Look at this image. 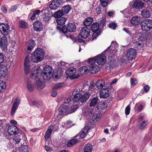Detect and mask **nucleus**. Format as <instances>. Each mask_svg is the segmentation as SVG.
Masks as SVG:
<instances>
[{
    "instance_id": "obj_1",
    "label": "nucleus",
    "mask_w": 152,
    "mask_h": 152,
    "mask_svg": "<svg viewBox=\"0 0 152 152\" xmlns=\"http://www.w3.org/2000/svg\"><path fill=\"white\" fill-rule=\"evenodd\" d=\"M72 95L73 97H72V100L74 102L80 101L81 103H83L88 99L91 94L89 93L86 92L82 95L77 89H75L73 92Z\"/></svg>"
},
{
    "instance_id": "obj_2",
    "label": "nucleus",
    "mask_w": 152,
    "mask_h": 152,
    "mask_svg": "<svg viewBox=\"0 0 152 152\" xmlns=\"http://www.w3.org/2000/svg\"><path fill=\"white\" fill-rule=\"evenodd\" d=\"M44 55L43 50L37 48L31 54V61L33 62L37 63L42 60Z\"/></svg>"
},
{
    "instance_id": "obj_3",
    "label": "nucleus",
    "mask_w": 152,
    "mask_h": 152,
    "mask_svg": "<svg viewBox=\"0 0 152 152\" xmlns=\"http://www.w3.org/2000/svg\"><path fill=\"white\" fill-rule=\"evenodd\" d=\"M148 38V36L145 34L139 35L135 39V41L134 43L135 48L140 49L144 45L143 42L147 40Z\"/></svg>"
},
{
    "instance_id": "obj_4",
    "label": "nucleus",
    "mask_w": 152,
    "mask_h": 152,
    "mask_svg": "<svg viewBox=\"0 0 152 152\" xmlns=\"http://www.w3.org/2000/svg\"><path fill=\"white\" fill-rule=\"evenodd\" d=\"M37 74L33 73L32 74V77L35 76L34 79V86L39 89H42L45 86L44 79L42 77L41 78L39 77L38 75H37Z\"/></svg>"
},
{
    "instance_id": "obj_5",
    "label": "nucleus",
    "mask_w": 152,
    "mask_h": 152,
    "mask_svg": "<svg viewBox=\"0 0 152 152\" xmlns=\"http://www.w3.org/2000/svg\"><path fill=\"white\" fill-rule=\"evenodd\" d=\"M56 28L58 29L64 34L66 33L68 31L71 32H74L76 29V26L73 23H69L67 27L64 26L61 28L60 26H57Z\"/></svg>"
},
{
    "instance_id": "obj_6",
    "label": "nucleus",
    "mask_w": 152,
    "mask_h": 152,
    "mask_svg": "<svg viewBox=\"0 0 152 152\" xmlns=\"http://www.w3.org/2000/svg\"><path fill=\"white\" fill-rule=\"evenodd\" d=\"M53 74L52 67L48 65L45 66L43 72L41 73V76L44 79L49 80L53 76Z\"/></svg>"
},
{
    "instance_id": "obj_7",
    "label": "nucleus",
    "mask_w": 152,
    "mask_h": 152,
    "mask_svg": "<svg viewBox=\"0 0 152 152\" xmlns=\"http://www.w3.org/2000/svg\"><path fill=\"white\" fill-rule=\"evenodd\" d=\"M88 62L89 64V71L91 73H95L100 70L99 67L96 64L94 59H89Z\"/></svg>"
},
{
    "instance_id": "obj_8",
    "label": "nucleus",
    "mask_w": 152,
    "mask_h": 152,
    "mask_svg": "<svg viewBox=\"0 0 152 152\" xmlns=\"http://www.w3.org/2000/svg\"><path fill=\"white\" fill-rule=\"evenodd\" d=\"M140 26L143 30L148 31L152 28V20L145 19L141 22Z\"/></svg>"
},
{
    "instance_id": "obj_9",
    "label": "nucleus",
    "mask_w": 152,
    "mask_h": 152,
    "mask_svg": "<svg viewBox=\"0 0 152 152\" xmlns=\"http://www.w3.org/2000/svg\"><path fill=\"white\" fill-rule=\"evenodd\" d=\"M76 72V69L74 67H71L68 69L66 72L67 76L71 79H74L78 78L79 75Z\"/></svg>"
},
{
    "instance_id": "obj_10",
    "label": "nucleus",
    "mask_w": 152,
    "mask_h": 152,
    "mask_svg": "<svg viewBox=\"0 0 152 152\" xmlns=\"http://www.w3.org/2000/svg\"><path fill=\"white\" fill-rule=\"evenodd\" d=\"M7 36L4 35L0 39V47L3 51H6L8 45Z\"/></svg>"
},
{
    "instance_id": "obj_11",
    "label": "nucleus",
    "mask_w": 152,
    "mask_h": 152,
    "mask_svg": "<svg viewBox=\"0 0 152 152\" xmlns=\"http://www.w3.org/2000/svg\"><path fill=\"white\" fill-rule=\"evenodd\" d=\"M9 26L7 23H0V33L4 35L8 36Z\"/></svg>"
},
{
    "instance_id": "obj_12",
    "label": "nucleus",
    "mask_w": 152,
    "mask_h": 152,
    "mask_svg": "<svg viewBox=\"0 0 152 152\" xmlns=\"http://www.w3.org/2000/svg\"><path fill=\"white\" fill-rule=\"evenodd\" d=\"M95 61L100 65H103L105 63L106 61V57L104 54H100L95 57Z\"/></svg>"
},
{
    "instance_id": "obj_13",
    "label": "nucleus",
    "mask_w": 152,
    "mask_h": 152,
    "mask_svg": "<svg viewBox=\"0 0 152 152\" xmlns=\"http://www.w3.org/2000/svg\"><path fill=\"white\" fill-rule=\"evenodd\" d=\"M90 30L86 27L82 28L80 30L79 33L80 35L82 38L86 39L90 35Z\"/></svg>"
},
{
    "instance_id": "obj_14",
    "label": "nucleus",
    "mask_w": 152,
    "mask_h": 152,
    "mask_svg": "<svg viewBox=\"0 0 152 152\" xmlns=\"http://www.w3.org/2000/svg\"><path fill=\"white\" fill-rule=\"evenodd\" d=\"M62 3V0H53L49 5L50 8L52 10H56Z\"/></svg>"
},
{
    "instance_id": "obj_15",
    "label": "nucleus",
    "mask_w": 152,
    "mask_h": 152,
    "mask_svg": "<svg viewBox=\"0 0 152 152\" xmlns=\"http://www.w3.org/2000/svg\"><path fill=\"white\" fill-rule=\"evenodd\" d=\"M136 56V51L133 48L129 49L127 52V57L129 60L132 61Z\"/></svg>"
},
{
    "instance_id": "obj_16",
    "label": "nucleus",
    "mask_w": 152,
    "mask_h": 152,
    "mask_svg": "<svg viewBox=\"0 0 152 152\" xmlns=\"http://www.w3.org/2000/svg\"><path fill=\"white\" fill-rule=\"evenodd\" d=\"M16 126L12 125L9 126L8 129V132L10 135H15L19 133V130Z\"/></svg>"
},
{
    "instance_id": "obj_17",
    "label": "nucleus",
    "mask_w": 152,
    "mask_h": 152,
    "mask_svg": "<svg viewBox=\"0 0 152 152\" xmlns=\"http://www.w3.org/2000/svg\"><path fill=\"white\" fill-rule=\"evenodd\" d=\"M100 96L102 98H106L109 95V89L107 88H104L101 89L99 91Z\"/></svg>"
},
{
    "instance_id": "obj_18",
    "label": "nucleus",
    "mask_w": 152,
    "mask_h": 152,
    "mask_svg": "<svg viewBox=\"0 0 152 152\" xmlns=\"http://www.w3.org/2000/svg\"><path fill=\"white\" fill-rule=\"evenodd\" d=\"M20 102V101L18 98H16L14 100L11 110L10 112L11 115L12 116L14 114L15 111L17 108Z\"/></svg>"
},
{
    "instance_id": "obj_19",
    "label": "nucleus",
    "mask_w": 152,
    "mask_h": 152,
    "mask_svg": "<svg viewBox=\"0 0 152 152\" xmlns=\"http://www.w3.org/2000/svg\"><path fill=\"white\" fill-rule=\"evenodd\" d=\"M8 69L4 64L0 65V77H4L7 75Z\"/></svg>"
},
{
    "instance_id": "obj_20",
    "label": "nucleus",
    "mask_w": 152,
    "mask_h": 152,
    "mask_svg": "<svg viewBox=\"0 0 152 152\" xmlns=\"http://www.w3.org/2000/svg\"><path fill=\"white\" fill-rule=\"evenodd\" d=\"M117 45L116 42L112 41L110 45L107 49L108 50L109 49H110V53L113 55H114L117 51V50L116 48L117 47Z\"/></svg>"
},
{
    "instance_id": "obj_21",
    "label": "nucleus",
    "mask_w": 152,
    "mask_h": 152,
    "mask_svg": "<svg viewBox=\"0 0 152 152\" xmlns=\"http://www.w3.org/2000/svg\"><path fill=\"white\" fill-rule=\"evenodd\" d=\"M144 6V4L140 0H136L133 3V7L137 9H141Z\"/></svg>"
},
{
    "instance_id": "obj_22",
    "label": "nucleus",
    "mask_w": 152,
    "mask_h": 152,
    "mask_svg": "<svg viewBox=\"0 0 152 152\" xmlns=\"http://www.w3.org/2000/svg\"><path fill=\"white\" fill-rule=\"evenodd\" d=\"M42 24L39 21L35 22L33 24V28L35 30L39 31L42 29Z\"/></svg>"
},
{
    "instance_id": "obj_23",
    "label": "nucleus",
    "mask_w": 152,
    "mask_h": 152,
    "mask_svg": "<svg viewBox=\"0 0 152 152\" xmlns=\"http://www.w3.org/2000/svg\"><path fill=\"white\" fill-rule=\"evenodd\" d=\"M35 42L33 40L30 39L27 42V49L28 53H30L35 45Z\"/></svg>"
},
{
    "instance_id": "obj_24",
    "label": "nucleus",
    "mask_w": 152,
    "mask_h": 152,
    "mask_svg": "<svg viewBox=\"0 0 152 152\" xmlns=\"http://www.w3.org/2000/svg\"><path fill=\"white\" fill-rule=\"evenodd\" d=\"M54 127L53 125L50 126L45 132L44 136L45 140L48 139L51 135L52 130L54 129Z\"/></svg>"
},
{
    "instance_id": "obj_25",
    "label": "nucleus",
    "mask_w": 152,
    "mask_h": 152,
    "mask_svg": "<svg viewBox=\"0 0 152 152\" xmlns=\"http://www.w3.org/2000/svg\"><path fill=\"white\" fill-rule=\"evenodd\" d=\"M105 85V82L104 80H100L97 81L95 83L96 87L98 89H100L102 88Z\"/></svg>"
},
{
    "instance_id": "obj_26",
    "label": "nucleus",
    "mask_w": 152,
    "mask_h": 152,
    "mask_svg": "<svg viewBox=\"0 0 152 152\" xmlns=\"http://www.w3.org/2000/svg\"><path fill=\"white\" fill-rule=\"evenodd\" d=\"M26 82L27 87L28 91L30 92L33 91L34 89V86H33L32 85L31 80L29 78H27Z\"/></svg>"
},
{
    "instance_id": "obj_27",
    "label": "nucleus",
    "mask_w": 152,
    "mask_h": 152,
    "mask_svg": "<svg viewBox=\"0 0 152 152\" xmlns=\"http://www.w3.org/2000/svg\"><path fill=\"white\" fill-rule=\"evenodd\" d=\"M59 113V114L61 115L63 113H67L69 111V108L66 106H60L58 109Z\"/></svg>"
},
{
    "instance_id": "obj_28",
    "label": "nucleus",
    "mask_w": 152,
    "mask_h": 152,
    "mask_svg": "<svg viewBox=\"0 0 152 152\" xmlns=\"http://www.w3.org/2000/svg\"><path fill=\"white\" fill-rule=\"evenodd\" d=\"M99 25L97 23H93L91 26V29L93 32L101 31L99 29Z\"/></svg>"
},
{
    "instance_id": "obj_29",
    "label": "nucleus",
    "mask_w": 152,
    "mask_h": 152,
    "mask_svg": "<svg viewBox=\"0 0 152 152\" xmlns=\"http://www.w3.org/2000/svg\"><path fill=\"white\" fill-rule=\"evenodd\" d=\"M140 20V17L135 16L131 19L130 22L133 25H137L139 24Z\"/></svg>"
},
{
    "instance_id": "obj_30",
    "label": "nucleus",
    "mask_w": 152,
    "mask_h": 152,
    "mask_svg": "<svg viewBox=\"0 0 152 152\" xmlns=\"http://www.w3.org/2000/svg\"><path fill=\"white\" fill-rule=\"evenodd\" d=\"M141 15L143 18H148L151 15L150 11L147 9H144L141 12Z\"/></svg>"
},
{
    "instance_id": "obj_31",
    "label": "nucleus",
    "mask_w": 152,
    "mask_h": 152,
    "mask_svg": "<svg viewBox=\"0 0 152 152\" xmlns=\"http://www.w3.org/2000/svg\"><path fill=\"white\" fill-rule=\"evenodd\" d=\"M80 135H77L73 137L68 142H83V139H81Z\"/></svg>"
},
{
    "instance_id": "obj_32",
    "label": "nucleus",
    "mask_w": 152,
    "mask_h": 152,
    "mask_svg": "<svg viewBox=\"0 0 152 152\" xmlns=\"http://www.w3.org/2000/svg\"><path fill=\"white\" fill-rule=\"evenodd\" d=\"M93 146L90 143L86 144L83 148V152H91Z\"/></svg>"
},
{
    "instance_id": "obj_33",
    "label": "nucleus",
    "mask_w": 152,
    "mask_h": 152,
    "mask_svg": "<svg viewBox=\"0 0 152 152\" xmlns=\"http://www.w3.org/2000/svg\"><path fill=\"white\" fill-rule=\"evenodd\" d=\"M116 65L117 64L116 61L111 60L107 63L106 66L107 67L108 69V68H111L113 67Z\"/></svg>"
},
{
    "instance_id": "obj_34",
    "label": "nucleus",
    "mask_w": 152,
    "mask_h": 152,
    "mask_svg": "<svg viewBox=\"0 0 152 152\" xmlns=\"http://www.w3.org/2000/svg\"><path fill=\"white\" fill-rule=\"evenodd\" d=\"M71 10V8L69 5H67L62 7L61 10L64 15L67 14Z\"/></svg>"
},
{
    "instance_id": "obj_35",
    "label": "nucleus",
    "mask_w": 152,
    "mask_h": 152,
    "mask_svg": "<svg viewBox=\"0 0 152 152\" xmlns=\"http://www.w3.org/2000/svg\"><path fill=\"white\" fill-rule=\"evenodd\" d=\"M66 20V18L64 17H62L57 19L56 20V22L58 25L61 26L64 24Z\"/></svg>"
},
{
    "instance_id": "obj_36",
    "label": "nucleus",
    "mask_w": 152,
    "mask_h": 152,
    "mask_svg": "<svg viewBox=\"0 0 152 152\" xmlns=\"http://www.w3.org/2000/svg\"><path fill=\"white\" fill-rule=\"evenodd\" d=\"M93 19L92 18H87L83 22L84 25L86 26H89L92 22Z\"/></svg>"
},
{
    "instance_id": "obj_37",
    "label": "nucleus",
    "mask_w": 152,
    "mask_h": 152,
    "mask_svg": "<svg viewBox=\"0 0 152 152\" xmlns=\"http://www.w3.org/2000/svg\"><path fill=\"white\" fill-rule=\"evenodd\" d=\"M88 72L87 68L85 66H84L80 68L78 72L81 75L86 74Z\"/></svg>"
},
{
    "instance_id": "obj_38",
    "label": "nucleus",
    "mask_w": 152,
    "mask_h": 152,
    "mask_svg": "<svg viewBox=\"0 0 152 152\" xmlns=\"http://www.w3.org/2000/svg\"><path fill=\"white\" fill-rule=\"evenodd\" d=\"M64 15L62 10H60L55 12L53 16L56 18H59Z\"/></svg>"
},
{
    "instance_id": "obj_39",
    "label": "nucleus",
    "mask_w": 152,
    "mask_h": 152,
    "mask_svg": "<svg viewBox=\"0 0 152 152\" xmlns=\"http://www.w3.org/2000/svg\"><path fill=\"white\" fill-rule=\"evenodd\" d=\"M29 148L27 145H21L19 148V152H28Z\"/></svg>"
},
{
    "instance_id": "obj_40",
    "label": "nucleus",
    "mask_w": 152,
    "mask_h": 152,
    "mask_svg": "<svg viewBox=\"0 0 152 152\" xmlns=\"http://www.w3.org/2000/svg\"><path fill=\"white\" fill-rule=\"evenodd\" d=\"M101 114L97 113L94 115L92 117V120L94 122H96L99 121L101 117Z\"/></svg>"
},
{
    "instance_id": "obj_41",
    "label": "nucleus",
    "mask_w": 152,
    "mask_h": 152,
    "mask_svg": "<svg viewBox=\"0 0 152 152\" xmlns=\"http://www.w3.org/2000/svg\"><path fill=\"white\" fill-rule=\"evenodd\" d=\"M99 100L98 98L96 97L94 98L91 99L90 103L89 106L90 107L94 106L96 105Z\"/></svg>"
},
{
    "instance_id": "obj_42",
    "label": "nucleus",
    "mask_w": 152,
    "mask_h": 152,
    "mask_svg": "<svg viewBox=\"0 0 152 152\" xmlns=\"http://www.w3.org/2000/svg\"><path fill=\"white\" fill-rule=\"evenodd\" d=\"M52 16V14L50 13H46L43 15V20L47 22L50 19V17Z\"/></svg>"
},
{
    "instance_id": "obj_43",
    "label": "nucleus",
    "mask_w": 152,
    "mask_h": 152,
    "mask_svg": "<svg viewBox=\"0 0 152 152\" xmlns=\"http://www.w3.org/2000/svg\"><path fill=\"white\" fill-rule=\"evenodd\" d=\"M78 108V106L77 104L72 105L69 109L68 113H70L74 112Z\"/></svg>"
},
{
    "instance_id": "obj_44",
    "label": "nucleus",
    "mask_w": 152,
    "mask_h": 152,
    "mask_svg": "<svg viewBox=\"0 0 152 152\" xmlns=\"http://www.w3.org/2000/svg\"><path fill=\"white\" fill-rule=\"evenodd\" d=\"M97 109L99 111H101L105 109L106 107V105L104 102L101 103L97 107Z\"/></svg>"
},
{
    "instance_id": "obj_45",
    "label": "nucleus",
    "mask_w": 152,
    "mask_h": 152,
    "mask_svg": "<svg viewBox=\"0 0 152 152\" xmlns=\"http://www.w3.org/2000/svg\"><path fill=\"white\" fill-rule=\"evenodd\" d=\"M19 26L21 28H28L27 23L23 20H20L19 21Z\"/></svg>"
},
{
    "instance_id": "obj_46",
    "label": "nucleus",
    "mask_w": 152,
    "mask_h": 152,
    "mask_svg": "<svg viewBox=\"0 0 152 152\" xmlns=\"http://www.w3.org/2000/svg\"><path fill=\"white\" fill-rule=\"evenodd\" d=\"M6 87L5 83L2 81L0 83V93L3 92L5 90Z\"/></svg>"
},
{
    "instance_id": "obj_47",
    "label": "nucleus",
    "mask_w": 152,
    "mask_h": 152,
    "mask_svg": "<svg viewBox=\"0 0 152 152\" xmlns=\"http://www.w3.org/2000/svg\"><path fill=\"white\" fill-rule=\"evenodd\" d=\"M31 61V60H30V57L28 56H27L25 58L24 65L30 66V63Z\"/></svg>"
},
{
    "instance_id": "obj_48",
    "label": "nucleus",
    "mask_w": 152,
    "mask_h": 152,
    "mask_svg": "<svg viewBox=\"0 0 152 152\" xmlns=\"http://www.w3.org/2000/svg\"><path fill=\"white\" fill-rule=\"evenodd\" d=\"M87 132V130L86 129H83L82 130V133L80 134L81 139H83V138H85L87 136L86 133Z\"/></svg>"
},
{
    "instance_id": "obj_49",
    "label": "nucleus",
    "mask_w": 152,
    "mask_h": 152,
    "mask_svg": "<svg viewBox=\"0 0 152 152\" xmlns=\"http://www.w3.org/2000/svg\"><path fill=\"white\" fill-rule=\"evenodd\" d=\"M147 121H144L142 122L139 126V129L141 130L143 129L147 125Z\"/></svg>"
},
{
    "instance_id": "obj_50",
    "label": "nucleus",
    "mask_w": 152,
    "mask_h": 152,
    "mask_svg": "<svg viewBox=\"0 0 152 152\" xmlns=\"http://www.w3.org/2000/svg\"><path fill=\"white\" fill-rule=\"evenodd\" d=\"M109 0H100L101 5L103 7H106L108 4Z\"/></svg>"
},
{
    "instance_id": "obj_51",
    "label": "nucleus",
    "mask_w": 152,
    "mask_h": 152,
    "mask_svg": "<svg viewBox=\"0 0 152 152\" xmlns=\"http://www.w3.org/2000/svg\"><path fill=\"white\" fill-rule=\"evenodd\" d=\"M117 26V24L113 22H112L109 25V27L113 30H115Z\"/></svg>"
},
{
    "instance_id": "obj_52",
    "label": "nucleus",
    "mask_w": 152,
    "mask_h": 152,
    "mask_svg": "<svg viewBox=\"0 0 152 152\" xmlns=\"http://www.w3.org/2000/svg\"><path fill=\"white\" fill-rule=\"evenodd\" d=\"M93 32L94 33L92 35V37L94 39L96 38L99 35H100L101 33V31H98Z\"/></svg>"
},
{
    "instance_id": "obj_53",
    "label": "nucleus",
    "mask_w": 152,
    "mask_h": 152,
    "mask_svg": "<svg viewBox=\"0 0 152 152\" xmlns=\"http://www.w3.org/2000/svg\"><path fill=\"white\" fill-rule=\"evenodd\" d=\"M64 85L63 83H58L56 84L53 87L54 89H57L62 88Z\"/></svg>"
},
{
    "instance_id": "obj_54",
    "label": "nucleus",
    "mask_w": 152,
    "mask_h": 152,
    "mask_svg": "<svg viewBox=\"0 0 152 152\" xmlns=\"http://www.w3.org/2000/svg\"><path fill=\"white\" fill-rule=\"evenodd\" d=\"M20 137V135H18V136H15L11 139L13 140L14 141H15L16 142H19L21 140V137Z\"/></svg>"
},
{
    "instance_id": "obj_55",
    "label": "nucleus",
    "mask_w": 152,
    "mask_h": 152,
    "mask_svg": "<svg viewBox=\"0 0 152 152\" xmlns=\"http://www.w3.org/2000/svg\"><path fill=\"white\" fill-rule=\"evenodd\" d=\"M24 66L25 73L26 75H27L30 72V66H28V65H24Z\"/></svg>"
},
{
    "instance_id": "obj_56",
    "label": "nucleus",
    "mask_w": 152,
    "mask_h": 152,
    "mask_svg": "<svg viewBox=\"0 0 152 152\" xmlns=\"http://www.w3.org/2000/svg\"><path fill=\"white\" fill-rule=\"evenodd\" d=\"M130 83L132 85L134 86L137 83V81L136 79L131 78V79Z\"/></svg>"
},
{
    "instance_id": "obj_57",
    "label": "nucleus",
    "mask_w": 152,
    "mask_h": 152,
    "mask_svg": "<svg viewBox=\"0 0 152 152\" xmlns=\"http://www.w3.org/2000/svg\"><path fill=\"white\" fill-rule=\"evenodd\" d=\"M130 110V106L129 105H128L126 107L125 110V113L126 115H127L129 114Z\"/></svg>"
},
{
    "instance_id": "obj_58",
    "label": "nucleus",
    "mask_w": 152,
    "mask_h": 152,
    "mask_svg": "<svg viewBox=\"0 0 152 152\" xmlns=\"http://www.w3.org/2000/svg\"><path fill=\"white\" fill-rule=\"evenodd\" d=\"M55 89H54V88H53V92L51 94V95L53 97L56 96L57 95V91L55 90Z\"/></svg>"
},
{
    "instance_id": "obj_59",
    "label": "nucleus",
    "mask_w": 152,
    "mask_h": 152,
    "mask_svg": "<svg viewBox=\"0 0 152 152\" xmlns=\"http://www.w3.org/2000/svg\"><path fill=\"white\" fill-rule=\"evenodd\" d=\"M96 10L97 14H99L102 12V11L101 10V8L100 7H97L96 8Z\"/></svg>"
},
{
    "instance_id": "obj_60",
    "label": "nucleus",
    "mask_w": 152,
    "mask_h": 152,
    "mask_svg": "<svg viewBox=\"0 0 152 152\" xmlns=\"http://www.w3.org/2000/svg\"><path fill=\"white\" fill-rule=\"evenodd\" d=\"M4 56L2 54L0 53V65L3 62Z\"/></svg>"
},
{
    "instance_id": "obj_61",
    "label": "nucleus",
    "mask_w": 152,
    "mask_h": 152,
    "mask_svg": "<svg viewBox=\"0 0 152 152\" xmlns=\"http://www.w3.org/2000/svg\"><path fill=\"white\" fill-rule=\"evenodd\" d=\"M149 89L150 87L148 85H146L144 87V91L145 92H147L149 90Z\"/></svg>"
},
{
    "instance_id": "obj_62",
    "label": "nucleus",
    "mask_w": 152,
    "mask_h": 152,
    "mask_svg": "<svg viewBox=\"0 0 152 152\" xmlns=\"http://www.w3.org/2000/svg\"><path fill=\"white\" fill-rule=\"evenodd\" d=\"M76 40L78 42L80 43H83V44H85V42L82 39L80 38H77Z\"/></svg>"
},
{
    "instance_id": "obj_63",
    "label": "nucleus",
    "mask_w": 152,
    "mask_h": 152,
    "mask_svg": "<svg viewBox=\"0 0 152 152\" xmlns=\"http://www.w3.org/2000/svg\"><path fill=\"white\" fill-rule=\"evenodd\" d=\"M75 143H67L66 146V148H70L74 145Z\"/></svg>"
},
{
    "instance_id": "obj_64",
    "label": "nucleus",
    "mask_w": 152,
    "mask_h": 152,
    "mask_svg": "<svg viewBox=\"0 0 152 152\" xmlns=\"http://www.w3.org/2000/svg\"><path fill=\"white\" fill-rule=\"evenodd\" d=\"M71 96L68 98H67L65 99L64 101V103L65 104L69 103L71 101Z\"/></svg>"
}]
</instances>
